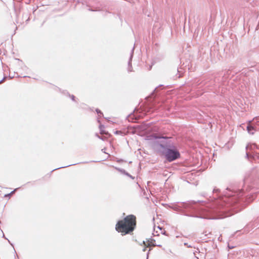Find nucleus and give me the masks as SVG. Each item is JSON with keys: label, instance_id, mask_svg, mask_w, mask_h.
Listing matches in <instances>:
<instances>
[{"label": "nucleus", "instance_id": "f257e3e1", "mask_svg": "<svg viewBox=\"0 0 259 259\" xmlns=\"http://www.w3.org/2000/svg\"><path fill=\"white\" fill-rule=\"evenodd\" d=\"M244 184L246 186V191L252 192L247 193L243 190H235L227 188L222 195H219L220 190L214 188L213 190L214 200L205 202L199 206L195 201L176 202L171 204L169 207L181 214L190 217L204 219H214L212 215H216V218L221 219L232 215L230 213L232 210L234 212L240 211L245 205L252 202L255 198L259 189V172L253 170L251 174L244 179Z\"/></svg>", "mask_w": 259, "mask_h": 259}, {"label": "nucleus", "instance_id": "f03ea898", "mask_svg": "<svg viewBox=\"0 0 259 259\" xmlns=\"http://www.w3.org/2000/svg\"><path fill=\"white\" fill-rule=\"evenodd\" d=\"M152 137L155 139H163V140L158 144V146L162 149L161 153L167 161L170 162L180 157V152L176 147L168 140L167 138L157 136L156 134H153Z\"/></svg>", "mask_w": 259, "mask_h": 259}, {"label": "nucleus", "instance_id": "7ed1b4c3", "mask_svg": "<svg viewBox=\"0 0 259 259\" xmlns=\"http://www.w3.org/2000/svg\"><path fill=\"white\" fill-rule=\"evenodd\" d=\"M136 226V217L133 214L127 215L122 220L117 222L115 229L122 233V235L130 234L132 232Z\"/></svg>", "mask_w": 259, "mask_h": 259}, {"label": "nucleus", "instance_id": "20e7f679", "mask_svg": "<svg viewBox=\"0 0 259 259\" xmlns=\"http://www.w3.org/2000/svg\"><path fill=\"white\" fill-rule=\"evenodd\" d=\"M134 49H135V47H133L132 51H131V55H130V59H129V60H128V72H131L132 71V59H133V54H134Z\"/></svg>", "mask_w": 259, "mask_h": 259}, {"label": "nucleus", "instance_id": "39448f33", "mask_svg": "<svg viewBox=\"0 0 259 259\" xmlns=\"http://www.w3.org/2000/svg\"><path fill=\"white\" fill-rule=\"evenodd\" d=\"M246 157L247 159H249V157H252L253 159L257 158V159H259V153L254 152H252V154H249L248 152H246Z\"/></svg>", "mask_w": 259, "mask_h": 259}, {"label": "nucleus", "instance_id": "423d86ee", "mask_svg": "<svg viewBox=\"0 0 259 259\" xmlns=\"http://www.w3.org/2000/svg\"><path fill=\"white\" fill-rule=\"evenodd\" d=\"M255 149H259V148L256 144H248L246 147V150L249 149L251 150H254Z\"/></svg>", "mask_w": 259, "mask_h": 259}, {"label": "nucleus", "instance_id": "0eeeda50", "mask_svg": "<svg viewBox=\"0 0 259 259\" xmlns=\"http://www.w3.org/2000/svg\"><path fill=\"white\" fill-rule=\"evenodd\" d=\"M247 130L248 131V132L250 134H254V127L251 125H248L247 126Z\"/></svg>", "mask_w": 259, "mask_h": 259}, {"label": "nucleus", "instance_id": "6e6552de", "mask_svg": "<svg viewBox=\"0 0 259 259\" xmlns=\"http://www.w3.org/2000/svg\"><path fill=\"white\" fill-rule=\"evenodd\" d=\"M147 242V246H149L150 245L152 246L153 243H155V240L152 238L146 239Z\"/></svg>", "mask_w": 259, "mask_h": 259}, {"label": "nucleus", "instance_id": "1a4fd4ad", "mask_svg": "<svg viewBox=\"0 0 259 259\" xmlns=\"http://www.w3.org/2000/svg\"><path fill=\"white\" fill-rule=\"evenodd\" d=\"M105 128V126L104 125L100 124L99 125V129L100 131V134L102 135L103 134H106L107 133L104 130V128Z\"/></svg>", "mask_w": 259, "mask_h": 259}, {"label": "nucleus", "instance_id": "9d476101", "mask_svg": "<svg viewBox=\"0 0 259 259\" xmlns=\"http://www.w3.org/2000/svg\"><path fill=\"white\" fill-rule=\"evenodd\" d=\"M116 169H117L118 171L122 173V174L125 175V174L127 172L124 169H121L118 167H114Z\"/></svg>", "mask_w": 259, "mask_h": 259}, {"label": "nucleus", "instance_id": "9b49d317", "mask_svg": "<svg viewBox=\"0 0 259 259\" xmlns=\"http://www.w3.org/2000/svg\"><path fill=\"white\" fill-rule=\"evenodd\" d=\"M17 190V189H14L13 191H12L11 193L8 194H6L5 195V197H10L12 194H13Z\"/></svg>", "mask_w": 259, "mask_h": 259}, {"label": "nucleus", "instance_id": "f8f14e48", "mask_svg": "<svg viewBox=\"0 0 259 259\" xmlns=\"http://www.w3.org/2000/svg\"><path fill=\"white\" fill-rule=\"evenodd\" d=\"M142 244H144L145 245L142 250L143 251H145L146 250L147 247H148V246H147V245H146L145 241H143L142 243L141 244V245H142Z\"/></svg>", "mask_w": 259, "mask_h": 259}, {"label": "nucleus", "instance_id": "ddd939ff", "mask_svg": "<svg viewBox=\"0 0 259 259\" xmlns=\"http://www.w3.org/2000/svg\"><path fill=\"white\" fill-rule=\"evenodd\" d=\"M76 164H69V165H66V166H62V167H59V168H57L56 169H54L53 170H52V171H53L55 170H57V169H60V168H65V167H68V166H70L71 165H75Z\"/></svg>", "mask_w": 259, "mask_h": 259}, {"label": "nucleus", "instance_id": "4468645a", "mask_svg": "<svg viewBox=\"0 0 259 259\" xmlns=\"http://www.w3.org/2000/svg\"><path fill=\"white\" fill-rule=\"evenodd\" d=\"M96 112H97V114H98V115H99V116H103V113H102V112H101V110H100L99 109H97L96 110Z\"/></svg>", "mask_w": 259, "mask_h": 259}, {"label": "nucleus", "instance_id": "2eb2a0df", "mask_svg": "<svg viewBox=\"0 0 259 259\" xmlns=\"http://www.w3.org/2000/svg\"><path fill=\"white\" fill-rule=\"evenodd\" d=\"M67 94L69 95L72 101H75V97L74 95H70L68 92H67Z\"/></svg>", "mask_w": 259, "mask_h": 259}, {"label": "nucleus", "instance_id": "dca6fc26", "mask_svg": "<svg viewBox=\"0 0 259 259\" xmlns=\"http://www.w3.org/2000/svg\"><path fill=\"white\" fill-rule=\"evenodd\" d=\"M126 176H127V177H130V178L132 179H134L135 177H133L132 175H131L129 173H128L127 172L125 174Z\"/></svg>", "mask_w": 259, "mask_h": 259}, {"label": "nucleus", "instance_id": "f3484780", "mask_svg": "<svg viewBox=\"0 0 259 259\" xmlns=\"http://www.w3.org/2000/svg\"><path fill=\"white\" fill-rule=\"evenodd\" d=\"M158 88H159V87L155 89V90H154L153 92L152 93V96H154V94H155V93H156L158 92Z\"/></svg>", "mask_w": 259, "mask_h": 259}, {"label": "nucleus", "instance_id": "a211bd4d", "mask_svg": "<svg viewBox=\"0 0 259 259\" xmlns=\"http://www.w3.org/2000/svg\"><path fill=\"white\" fill-rule=\"evenodd\" d=\"M114 133L116 135L122 134V132L120 131H116Z\"/></svg>", "mask_w": 259, "mask_h": 259}, {"label": "nucleus", "instance_id": "6ab92c4d", "mask_svg": "<svg viewBox=\"0 0 259 259\" xmlns=\"http://www.w3.org/2000/svg\"><path fill=\"white\" fill-rule=\"evenodd\" d=\"M1 231H2V232H3V231H2V230H1ZM3 238H4L5 239H6L8 240V241H9V243H10L11 245H12V246H13V244L11 243V242H10V241H9V240H8V239L6 237H5V236L4 234H3Z\"/></svg>", "mask_w": 259, "mask_h": 259}, {"label": "nucleus", "instance_id": "aec40b11", "mask_svg": "<svg viewBox=\"0 0 259 259\" xmlns=\"http://www.w3.org/2000/svg\"><path fill=\"white\" fill-rule=\"evenodd\" d=\"M96 136H97L98 138H99V139H101V140H104V138H103L102 137L100 136L98 134H96Z\"/></svg>", "mask_w": 259, "mask_h": 259}, {"label": "nucleus", "instance_id": "412c9836", "mask_svg": "<svg viewBox=\"0 0 259 259\" xmlns=\"http://www.w3.org/2000/svg\"><path fill=\"white\" fill-rule=\"evenodd\" d=\"M158 246V247H161V245H160V244H156V243H153L152 244V246Z\"/></svg>", "mask_w": 259, "mask_h": 259}, {"label": "nucleus", "instance_id": "4be33fe9", "mask_svg": "<svg viewBox=\"0 0 259 259\" xmlns=\"http://www.w3.org/2000/svg\"><path fill=\"white\" fill-rule=\"evenodd\" d=\"M151 250V248H150V249H149L148 252H147V258H146V259H148L149 255V252H150V250Z\"/></svg>", "mask_w": 259, "mask_h": 259}, {"label": "nucleus", "instance_id": "5701e85b", "mask_svg": "<svg viewBox=\"0 0 259 259\" xmlns=\"http://www.w3.org/2000/svg\"><path fill=\"white\" fill-rule=\"evenodd\" d=\"M6 76H4L3 78L1 80H0V83H2L6 79Z\"/></svg>", "mask_w": 259, "mask_h": 259}, {"label": "nucleus", "instance_id": "b1692460", "mask_svg": "<svg viewBox=\"0 0 259 259\" xmlns=\"http://www.w3.org/2000/svg\"><path fill=\"white\" fill-rule=\"evenodd\" d=\"M184 245H185V246H187V247H189V248H191V247H192V246H191V245H188L187 243H184Z\"/></svg>", "mask_w": 259, "mask_h": 259}, {"label": "nucleus", "instance_id": "393cba45", "mask_svg": "<svg viewBox=\"0 0 259 259\" xmlns=\"http://www.w3.org/2000/svg\"><path fill=\"white\" fill-rule=\"evenodd\" d=\"M89 10L90 11H98V10H94L93 9H89Z\"/></svg>", "mask_w": 259, "mask_h": 259}, {"label": "nucleus", "instance_id": "a878e982", "mask_svg": "<svg viewBox=\"0 0 259 259\" xmlns=\"http://www.w3.org/2000/svg\"><path fill=\"white\" fill-rule=\"evenodd\" d=\"M166 231H164L163 232H162V234H164V235H167V234H166Z\"/></svg>", "mask_w": 259, "mask_h": 259}, {"label": "nucleus", "instance_id": "bb28decb", "mask_svg": "<svg viewBox=\"0 0 259 259\" xmlns=\"http://www.w3.org/2000/svg\"><path fill=\"white\" fill-rule=\"evenodd\" d=\"M228 247H229V248H230V249H232V248H233V246H229V245H228Z\"/></svg>", "mask_w": 259, "mask_h": 259}, {"label": "nucleus", "instance_id": "cd10ccee", "mask_svg": "<svg viewBox=\"0 0 259 259\" xmlns=\"http://www.w3.org/2000/svg\"><path fill=\"white\" fill-rule=\"evenodd\" d=\"M104 150H105V149H102V152H103L104 153H105V151H104Z\"/></svg>", "mask_w": 259, "mask_h": 259}, {"label": "nucleus", "instance_id": "c85d7f7f", "mask_svg": "<svg viewBox=\"0 0 259 259\" xmlns=\"http://www.w3.org/2000/svg\"><path fill=\"white\" fill-rule=\"evenodd\" d=\"M158 228L159 229L161 230V227H160L159 226H158Z\"/></svg>", "mask_w": 259, "mask_h": 259}, {"label": "nucleus", "instance_id": "c756f323", "mask_svg": "<svg viewBox=\"0 0 259 259\" xmlns=\"http://www.w3.org/2000/svg\"><path fill=\"white\" fill-rule=\"evenodd\" d=\"M9 77H10V78H12V77H11V76H10V75H9Z\"/></svg>", "mask_w": 259, "mask_h": 259}, {"label": "nucleus", "instance_id": "7c9ffc66", "mask_svg": "<svg viewBox=\"0 0 259 259\" xmlns=\"http://www.w3.org/2000/svg\"><path fill=\"white\" fill-rule=\"evenodd\" d=\"M1 223V221H0V224Z\"/></svg>", "mask_w": 259, "mask_h": 259}]
</instances>
